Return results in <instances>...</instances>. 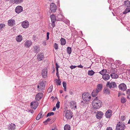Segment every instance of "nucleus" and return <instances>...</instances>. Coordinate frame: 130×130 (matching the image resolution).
Returning <instances> with one entry per match:
<instances>
[{"mask_svg":"<svg viewBox=\"0 0 130 130\" xmlns=\"http://www.w3.org/2000/svg\"><path fill=\"white\" fill-rule=\"evenodd\" d=\"M33 48V51L35 53H37L40 51L39 46H34Z\"/></svg>","mask_w":130,"mask_h":130,"instance_id":"nucleus-19","label":"nucleus"},{"mask_svg":"<svg viewBox=\"0 0 130 130\" xmlns=\"http://www.w3.org/2000/svg\"><path fill=\"white\" fill-rule=\"evenodd\" d=\"M76 67H77V66H74L72 65L71 66H70V67L71 69H73L75 68H76Z\"/></svg>","mask_w":130,"mask_h":130,"instance_id":"nucleus-53","label":"nucleus"},{"mask_svg":"<svg viewBox=\"0 0 130 130\" xmlns=\"http://www.w3.org/2000/svg\"><path fill=\"white\" fill-rule=\"evenodd\" d=\"M99 73L101 75H103L104 74H106L107 73V70L106 69H103L99 72Z\"/></svg>","mask_w":130,"mask_h":130,"instance_id":"nucleus-35","label":"nucleus"},{"mask_svg":"<svg viewBox=\"0 0 130 130\" xmlns=\"http://www.w3.org/2000/svg\"><path fill=\"white\" fill-rule=\"evenodd\" d=\"M54 48L55 50H57L58 48V44L56 43H55Z\"/></svg>","mask_w":130,"mask_h":130,"instance_id":"nucleus-47","label":"nucleus"},{"mask_svg":"<svg viewBox=\"0 0 130 130\" xmlns=\"http://www.w3.org/2000/svg\"><path fill=\"white\" fill-rule=\"evenodd\" d=\"M62 92H63L62 90H60V93H62Z\"/></svg>","mask_w":130,"mask_h":130,"instance_id":"nucleus-64","label":"nucleus"},{"mask_svg":"<svg viewBox=\"0 0 130 130\" xmlns=\"http://www.w3.org/2000/svg\"><path fill=\"white\" fill-rule=\"evenodd\" d=\"M99 93L97 91H96L95 89L93 90L92 93V96L93 97H95L97 95L98 93Z\"/></svg>","mask_w":130,"mask_h":130,"instance_id":"nucleus-27","label":"nucleus"},{"mask_svg":"<svg viewBox=\"0 0 130 130\" xmlns=\"http://www.w3.org/2000/svg\"><path fill=\"white\" fill-rule=\"evenodd\" d=\"M106 86L110 89H113L117 88V86L116 83L114 82H107Z\"/></svg>","mask_w":130,"mask_h":130,"instance_id":"nucleus-3","label":"nucleus"},{"mask_svg":"<svg viewBox=\"0 0 130 130\" xmlns=\"http://www.w3.org/2000/svg\"><path fill=\"white\" fill-rule=\"evenodd\" d=\"M77 67L79 68H83V67L81 65L77 66Z\"/></svg>","mask_w":130,"mask_h":130,"instance_id":"nucleus-56","label":"nucleus"},{"mask_svg":"<svg viewBox=\"0 0 130 130\" xmlns=\"http://www.w3.org/2000/svg\"><path fill=\"white\" fill-rule=\"evenodd\" d=\"M43 95L42 92H40L37 94L35 97V99L36 100L39 101L42 97Z\"/></svg>","mask_w":130,"mask_h":130,"instance_id":"nucleus-10","label":"nucleus"},{"mask_svg":"<svg viewBox=\"0 0 130 130\" xmlns=\"http://www.w3.org/2000/svg\"><path fill=\"white\" fill-rule=\"evenodd\" d=\"M51 120V119L50 118H48L46 120L43 122L44 123H45L46 122H47L49 121H50Z\"/></svg>","mask_w":130,"mask_h":130,"instance_id":"nucleus-52","label":"nucleus"},{"mask_svg":"<svg viewBox=\"0 0 130 130\" xmlns=\"http://www.w3.org/2000/svg\"><path fill=\"white\" fill-rule=\"evenodd\" d=\"M103 115V113L101 111H98L96 114V118L99 119H100Z\"/></svg>","mask_w":130,"mask_h":130,"instance_id":"nucleus-15","label":"nucleus"},{"mask_svg":"<svg viewBox=\"0 0 130 130\" xmlns=\"http://www.w3.org/2000/svg\"><path fill=\"white\" fill-rule=\"evenodd\" d=\"M5 25L4 24H0V30H1L2 28L5 27Z\"/></svg>","mask_w":130,"mask_h":130,"instance_id":"nucleus-45","label":"nucleus"},{"mask_svg":"<svg viewBox=\"0 0 130 130\" xmlns=\"http://www.w3.org/2000/svg\"><path fill=\"white\" fill-rule=\"evenodd\" d=\"M50 8L52 12H55L56 10V6L54 3H52L50 5Z\"/></svg>","mask_w":130,"mask_h":130,"instance_id":"nucleus-7","label":"nucleus"},{"mask_svg":"<svg viewBox=\"0 0 130 130\" xmlns=\"http://www.w3.org/2000/svg\"><path fill=\"white\" fill-rule=\"evenodd\" d=\"M43 81H40L37 86V90L39 92H42L44 89L45 83Z\"/></svg>","mask_w":130,"mask_h":130,"instance_id":"nucleus-2","label":"nucleus"},{"mask_svg":"<svg viewBox=\"0 0 130 130\" xmlns=\"http://www.w3.org/2000/svg\"><path fill=\"white\" fill-rule=\"evenodd\" d=\"M53 86L52 85L51 86L47 89V91L48 93L51 92L52 90Z\"/></svg>","mask_w":130,"mask_h":130,"instance_id":"nucleus-41","label":"nucleus"},{"mask_svg":"<svg viewBox=\"0 0 130 130\" xmlns=\"http://www.w3.org/2000/svg\"><path fill=\"white\" fill-rule=\"evenodd\" d=\"M9 2L10 3L11 5H13L15 3H14V0H10Z\"/></svg>","mask_w":130,"mask_h":130,"instance_id":"nucleus-49","label":"nucleus"},{"mask_svg":"<svg viewBox=\"0 0 130 130\" xmlns=\"http://www.w3.org/2000/svg\"><path fill=\"white\" fill-rule=\"evenodd\" d=\"M22 26L24 28H26L29 26V22L27 21H26L23 22L22 23Z\"/></svg>","mask_w":130,"mask_h":130,"instance_id":"nucleus-13","label":"nucleus"},{"mask_svg":"<svg viewBox=\"0 0 130 130\" xmlns=\"http://www.w3.org/2000/svg\"><path fill=\"white\" fill-rule=\"evenodd\" d=\"M127 98L130 99V89H127L126 91Z\"/></svg>","mask_w":130,"mask_h":130,"instance_id":"nucleus-36","label":"nucleus"},{"mask_svg":"<svg viewBox=\"0 0 130 130\" xmlns=\"http://www.w3.org/2000/svg\"><path fill=\"white\" fill-rule=\"evenodd\" d=\"M43 44L44 45H46V42H44L43 43Z\"/></svg>","mask_w":130,"mask_h":130,"instance_id":"nucleus-63","label":"nucleus"},{"mask_svg":"<svg viewBox=\"0 0 130 130\" xmlns=\"http://www.w3.org/2000/svg\"><path fill=\"white\" fill-rule=\"evenodd\" d=\"M55 80L56 81V84L57 85H60L61 82L59 79V78L58 79H55Z\"/></svg>","mask_w":130,"mask_h":130,"instance_id":"nucleus-38","label":"nucleus"},{"mask_svg":"<svg viewBox=\"0 0 130 130\" xmlns=\"http://www.w3.org/2000/svg\"><path fill=\"white\" fill-rule=\"evenodd\" d=\"M15 21L13 20H10L8 21V25L10 26H12L15 24Z\"/></svg>","mask_w":130,"mask_h":130,"instance_id":"nucleus-21","label":"nucleus"},{"mask_svg":"<svg viewBox=\"0 0 130 130\" xmlns=\"http://www.w3.org/2000/svg\"><path fill=\"white\" fill-rule=\"evenodd\" d=\"M103 92L106 94H110V89L108 88H105L103 90Z\"/></svg>","mask_w":130,"mask_h":130,"instance_id":"nucleus-23","label":"nucleus"},{"mask_svg":"<svg viewBox=\"0 0 130 130\" xmlns=\"http://www.w3.org/2000/svg\"><path fill=\"white\" fill-rule=\"evenodd\" d=\"M32 44V42L31 41L27 40L25 42L24 45L26 47H29Z\"/></svg>","mask_w":130,"mask_h":130,"instance_id":"nucleus-18","label":"nucleus"},{"mask_svg":"<svg viewBox=\"0 0 130 130\" xmlns=\"http://www.w3.org/2000/svg\"><path fill=\"white\" fill-rule=\"evenodd\" d=\"M102 88V85L99 84L97 85L96 89H95L99 92L101 91Z\"/></svg>","mask_w":130,"mask_h":130,"instance_id":"nucleus-20","label":"nucleus"},{"mask_svg":"<svg viewBox=\"0 0 130 130\" xmlns=\"http://www.w3.org/2000/svg\"><path fill=\"white\" fill-rule=\"evenodd\" d=\"M110 72L112 74V73H115V72H116V70L114 68H112L110 70Z\"/></svg>","mask_w":130,"mask_h":130,"instance_id":"nucleus-43","label":"nucleus"},{"mask_svg":"<svg viewBox=\"0 0 130 130\" xmlns=\"http://www.w3.org/2000/svg\"><path fill=\"white\" fill-rule=\"evenodd\" d=\"M126 101V99L124 97H122L121 99V102L122 103H124Z\"/></svg>","mask_w":130,"mask_h":130,"instance_id":"nucleus-42","label":"nucleus"},{"mask_svg":"<svg viewBox=\"0 0 130 130\" xmlns=\"http://www.w3.org/2000/svg\"><path fill=\"white\" fill-rule=\"evenodd\" d=\"M29 112H31V113H33L34 112V111L31 110H29Z\"/></svg>","mask_w":130,"mask_h":130,"instance_id":"nucleus-59","label":"nucleus"},{"mask_svg":"<svg viewBox=\"0 0 130 130\" xmlns=\"http://www.w3.org/2000/svg\"><path fill=\"white\" fill-rule=\"evenodd\" d=\"M130 12V7L126 8L125 10L123 12V14H126Z\"/></svg>","mask_w":130,"mask_h":130,"instance_id":"nucleus-30","label":"nucleus"},{"mask_svg":"<svg viewBox=\"0 0 130 130\" xmlns=\"http://www.w3.org/2000/svg\"><path fill=\"white\" fill-rule=\"evenodd\" d=\"M15 127V125L14 124L11 123L9 126L8 129L10 130H14Z\"/></svg>","mask_w":130,"mask_h":130,"instance_id":"nucleus-22","label":"nucleus"},{"mask_svg":"<svg viewBox=\"0 0 130 130\" xmlns=\"http://www.w3.org/2000/svg\"><path fill=\"white\" fill-rule=\"evenodd\" d=\"M124 4L127 7H130V1H125Z\"/></svg>","mask_w":130,"mask_h":130,"instance_id":"nucleus-33","label":"nucleus"},{"mask_svg":"<svg viewBox=\"0 0 130 130\" xmlns=\"http://www.w3.org/2000/svg\"><path fill=\"white\" fill-rule=\"evenodd\" d=\"M71 127L70 125L66 124L65 125L64 128V130H70Z\"/></svg>","mask_w":130,"mask_h":130,"instance_id":"nucleus-31","label":"nucleus"},{"mask_svg":"<svg viewBox=\"0 0 130 130\" xmlns=\"http://www.w3.org/2000/svg\"><path fill=\"white\" fill-rule=\"evenodd\" d=\"M60 103V102L58 101L56 104V106L58 109L59 108Z\"/></svg>","mask_w":130,"mask_h":130,"instance_id":"nucleus-46","label":"nucleus"},{"mask_svg":"<svg viewBox=\"0 0 130 130\" xmlns=\"http://www.w3.org/2000/svg\"><path fill=\"white\" fill-rule=\"evenodd\" d=\"M49 33L48 32L47 33V38H46V40H48L49 38Z\"/></svg>","mask_w":130,"mask_h":130,"instance_id":"nucleus-51","label":"nucleus"},{"mask_svg":"<svg viewBox=\"0 0 130 130\" xmlns=\"http://www.w3.org/2000/svg\"><path fill=\"white\" fill-rule=\"evenodd\" d=\"M94 73V72L92 70L89 71L88 72V74L90 76L93 75Z\"/></svg>","mask_w":130,"mask_h":130,"instance_id":"nucleus-40","label":"nucleus"},{"mask_svg":"<svg viewBox=\"0 0 130 130\" xmlns=\"http://www.w3.org/2000/svg\"><path fill=\"white\" fill-rule=\"evenodd\" d=\"M72 52V49L71 47H68L67 48V52L69 54H70Z\"/></svg>","mask_w":130,"mask_h":130,"instance_id":"nucleus-37","label":"nucleus"},{"mask_svg":"<svg viewBox=\"0 0 130 130\" xmlns=\"http://www.w3.org/2000/svg\"><path fill=\"white\" fill-rule=\"evenodd\" d=\"M63 86L64 87H67V84L65 82H63L62 83Z\"/></svg>","mask_w":130,"mask_h":130,"instance_id":"nucleus-50","label":"nucleus"},{"mask_svg":"<svg viewBox=\"0 0 130 130\" xmlns=\"http://www.w3.org/2000/svg\"><path fill=\"white\" fill-rule=\"evenodd\" d=\"M110 76L113 79L117 78L118 77V75L115 73H112L110 74Z\"/></svg>","mask_w":130,"mask_h":130,"instance_id":"nucleus-26","label":"nucleus"},{"mask_svg":"<svg viewBox=\"0 0 130 130\" xmlns=\"http://www.w3.org/2000/svg\"><path fill=\"white\" fill-rule=\"evenodd\" d=\"M56 74V75L58 77V79L59 78V75L58 72H57Z\"/></svg>","mask_w":130,"mask_h":130,"instance_id":"nucleus-55","label":"nucleus"},{"mask_svg":"<svg viewBox=\"0 0 130 130\" xmlns=\"http://www.w3.org/2000/svg\"><path fill=\"white\" fill-rule=\"evenodd\" d=\"M31 107L32 109H35L38 105V102H32L30 103Z\"/></svg>","mask_w":130,"mask_h":130,"instance_id":"nucleus-11","label":"nucleus"},{"mask_svg":"<svg viewBox=\"0 0 130 130\" xmlns=\"http://www.w3.org/2000/svg\"><path fill=\"white\" fill-rule=\"evenodd\" d=\"M42 115V112L41 111L38 114L36 118V119L37 120H38L41 117L42 118V117H41Z\"/></svg>","mask_w":130,"mask_h":130,"instance_id":"nucleus-32","label":"nucleus"},{"mask_svg":"<svg viewBox=\"0 0 130 130\" xmlns=\"http://www.w3.org/2000/svg\"><path fill=\"white\" fill-rule=\"evenodd\" d=\"M126 126L124 124L121 123L120 122H118L116 127V130H124Z\"/></svg>","mask_w":130,"mask_h":130,"instance_id":"nucleus-5","label":"nucleus"},{"mask_svg":"<svg viewBox=\"0 0 130 130\" xmlns=\"http://www.w3.org/2000/svg\"><path fill=\"white\" fill-rule=\"evenodd\" d=\"M112 111L110 110H108L106 112L105 116L107 118H110L112 115Z\"/></svg>","mask_w":130,"mask_h":130,"instance_id":"nucleus-14","label":"nucleus"},{"mask_svg":"<svg viewBox=\"0 0 130 130\" xmlns=\"http://www.w3.org/2000/svg\"><path fill=\"white\" fill-rule=\"evenodd\" d=\"M23 1V0H14V3L16 4H19Z\"/></svg>","mask_w":130,"mask_h":130,"instance_id":"nucleus-39","label":"nucleus"},{"mask_svg":"<svg viewBox=\"0 0 130 130\" xmlns=\"http://www.w3.org/2000/svg\"><path fill=\"white\" fill-rule=\"evenodd\" d=\"M58 68H57V67H56V69L57 72H58Z\"/></svg>","mask_w":130,"mask_h":130,"instance_id":"nucleus-60","label":"nucleus"},{"mask_svg":"<svg viewBox=\"0 0 130 130\" xmlns=\"http://www.w3.org/2000/svg\"><path fill=\"white\" fill-rule=\"evenodd\" d=\"M52 23H51V25L53 27V28L55 26V22H52Z\"/></svg>","mask_w":130,"mask_h":130,"instance_id":"nucleus-54","label":"nucleus"},{"mask_svg":"<svg viewBox=\"0 0 130 130\" xmlns=\"http://www.w3.org/2000/svg\"><path fill=\"white\" fill-rule=\"evenodd\" d=\"M54 114V113L53 112H50L48 113L46 116V117H48L51 116H53Z\"/></svg>","mask_w":130,"mask_h":130,"instance_id":"nucleus-44","label":"nucleus"},{"mask_svg":"<svg viewBox=\"0 0 130 130\" xmlns=\"http://www.w3.org/2000/svg\"><path fill=\"white\" fill-rule=\"evenodd\" d=\"M66 88H67V87L64 88V91H66Z\"/></svg>","mask_w":130,"mask_h":130,"instance_id":"nucleus-62","label":"nucleus"},{"mask_svg":"<svg viewBox=\"0 0 130 130\" xmlns=\"http://www.w3.org/2000/svg\"><path fill=\"white\" fill-rule=\"evenodd\" d=\"M56 17L57 20L59 21H62L64 18L63 15L61 14H58Z\"/></svg>","mask_w":130,"mask_h":130,"instance_id":"nucleus-16","label":"nucleus"},{"mask_svg":"<svg viewBox=\"0 0 130 130\" xmlns=\"http://www.w3.org/2000/svg\"><path fill=\"white\" fill-rule=\"evenodd\" d=\"M102 104V102L98 99L97 97L94 99L92 102V105L93 107L96 109L100 108Z\"/></svg>","mask_w":130,"mask_h":130,"instance_id":"nucleus-1","label":"nucleus"},{"mask_svg":"<svg viewBox=\"0 0 130 130\" xmlns=\"http://www.w3.org/2000/svg\"><path fill=\"white\" fill-rule=\"evenodd\" d=\"M71 105L73 106V107H74L75 109H76L77 106L76 105V102L74 101H72L71 102Z\"/></svg>","mask_w":130,"mask_h":130,"instance_id":"nucleus-29","label":"nucleus"},{"mask_svg":"<svg viewBox=\"0 0 130 130\" xmlns=\"http://www.w3.org/2000/svg\"><path fill=\"white\" fill-rule=\"evenodd\" d=\"M23 10V7L21 6H19L16 8L15 11L16 13L18 14L22 12Z\"/></svg>","mask_w":130,"mask_h":130,"instance_id":"nucleus-12","label":"nucleus"},{"mask_svg":"<svg viewBox=\"0 0 130 130\" xmlns=\"http://www.w3.org/2000/svg\"><path fill=\"white\" fill-rule=\"evenodd\" d=\"M56 109V108L55 107H54L53 109V111H55Z\"/></svg>","mask_w":130,"mask_h":130,"instance_id":"nucleus-61","label":"nucleus"},{"mask_svg":"<svg viewBox=\"0 0 130 130\" xmlns=\"http://www.w3.org/2000/svg\"><path fill=\"white\" fill-rule=\"evenodd\" d=\"M118 87L120 90L124 91L126 89V85L124 83H121L120 84Z\"/></svg>","mask_w":130,"mask_h":130,"instance_id":"nucleus-8","label":"nucleus"},{"mask_svg":"<svg viewBox=\"0 0 130 130\" xmlns=\"http://www.w3.org/2000/svg\"><path fill=\"white\" fill-rule=\"evenodd\" d=\"M47 70L46 69H43L41 72V75L43 78H46L47 76Z\"/></svg>","mask_w":130,"mask_h":130,"instance_id":"nucleus-9","label":"nucleus"},{"mask_svg":"<svg viewBox=\"0 0 130 130\" xmlns=\"http://www.w3.org/2000/svg\"><path fill=\"white\" fill-rule=\"evenodd\" d=\"M51 22H55L56 21V17L53 15H51L50 16Z\"/></svg>","mask_w":130,"mask_h":130,"instance_id":"nucleus-28","label":"nucleus"},{"mask_svg":"<svg viewBox=\"0 0 130 130\" xmlns=\"http://www.w3.org/2000/svg\"><path fill=\"white\" fill-rule=\"evenodd\" d=\"M106 130H112V128L110 127H108L107 128Z\"/></svg>","mask_w":130,"mask_h":130,"instance_id":"nucleus-57","label":"nucleus"},{"mask_svg":"<svg viewBox=\"0 0 130 130\" xmlns=\"http://www.w3.org/2000/svg\"><path fill=\"white\" fill-rule=\"evenodd\" d=\"M56 67H57V68H59V67L57 63H56Z\"/></svg>","mask_w":130,"mask_h":130,"instance_id":"nucleus-58","label":"nucleus"},{"mask_svg":"<svg viewBox=\"0 0 130 130\" xmlns=\"http://www.w3.org/2000/svg\"><path fill=\"white\" fill-rule=\"evenodd\" d=\"M16 40L17 42H20L22 40V37L21 35H19L16 37Z\"/></svg>","mask_w":130,"mask_h":130,"instance_id":"nucleus-24","label":"nucleus"},{"mask_svg":"<svg viewBox=\"0 0 130 130\" xmlns=\"http://www.w3.org/2000/svg\"><path fill=\"white\" fill-rule=\"evenodd\" d=\"M44 57L42 54H39L37 55V59L39 61H41Z\"/></svg>","mask_w":130,"mask_h":130,"instance_id":"nucleus-25","label":"nucleus"},{"mask_svg":"<svg viewBox=\"0 0 130 130\" xmlns=\"http://www.w3.org/2000/svg\"><path fill=\"white\" fill-rule=\"evenodd\" d=\"M65 116L67 119H71L72 117V112L69 110H67L65 113Z\"/></svg>","mask_w":130,"mask_h":130,"instance_id":"nucleus-6","label":"nucleus"},{"mask_svg":"<svg viewBox=\"0 0 130 130\" xmlns=\"http://www.w3.org/2000/svg\"><path fill=\"white\" fill-rule=\"evenodd\" d=\"M125 119V118L124 116H122L121 117L120 119L121 120L123 121H124Z\"/></svg>","mask_w":130,"mask_h":130,"instance_id":"nucleus-48","label":"nucleus"},{"mask_svg":"<svg viewBox=\"0 0 130 130\" xmlns=\"http://www.w3.org/2000/svg\"><path fill=\"white\" fill-rule=\"evenodd\" d=\"M110 78V76L108 74H104L102 76L103 78L105 80H107Z\"/></svg>","mask_w":130,"mask_h":130,"instance_id":"nucleus-17","label":"nucleus"},{"mask_svg":"<svg viewBox=\"0 0 130 130\" xmlns=\"http://www.w3.org/2000/svg\"><path fill=\"white\" fill-rule=\"evenodd\" d=\"M83 100L86 101L89 100L91 98L90 94L88 93H84L82 95Z\"/></svg>","mask_w":130,"mask_h":130,"instance_id":"nucleus-4","label":"nucleus"},{"mask_svg":"<svg viewBox=\"0 0 130 130\" xmlns=\"http://www.w3.org/2000/svg\"><path fill=\"white\" fill-rule=\"evenodd\" d=\"M61 44L62 45H64L66 43V41L64 39L62 38L60 39Z\"/></svg>","mask_w":130,"mask_h":130,"instance_id":"nucleus-34","label":"nucleus"}]
</instances>
